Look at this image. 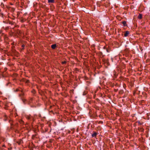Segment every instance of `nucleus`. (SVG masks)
<instances>
[{"label": "nucleus", "instance_id": "obj_13", "mask_svg": "<svg viewBox=\"0 0 150 150\" xmlns=\"http://www.w3.org/2000/svg\"><path fill=\"white\" fill-rule=\"evenodd\" d=\"M142 18V15L141 14H139L138 16V18L139 19H141Z\"/></svg>", "mask_w": 150, "mask_h": 150}, {"label": "nucleus", "instance_id": "obj_15", "mask_svg": "<svg viewBox=\"0 0 150 150\" xmlns=\"http://www.w3.org/2000/svg\"><path fill=\"white\" fill-rule=\"evenodd\" d=\"M7 118H8L7 116L6 115H4V120L5 121H6L7 120Z\"/></svg>", "mask_w": 150, "mask_h": 150}, {"label": "nucleus", "instance_id": "obj_33", "mask_svg": "<svg viewBox=\"0 0 150 150\" xmlns=\"http://www.w3.org/2000/svg\"><path fill=\"white\" fill-rule=\"evenodd\" d=\"M4 0V1H7V0Z\"/></svg>", "mask_w": 150, "mask_h": 150}, {"label": "nucleus", "instance_id": "obj_32", "mask_svg": "<svg viewBox=\"0 0 150 150\" xmlns=\"http://www.w3.org/2000/svg\"><path fill=\"white\" fill-rule=\"evenodd\" d=\"M16 51V50H13V52H14L15 51Z\"/></svg>", "mask_w": 150, "mask_h": 150}, {"label": "nucleus", "instance_id": "obj_16", "mask_svg": "<svg viewBox=\"0 0 150 150\" xmlns=\"http://www.w3.org/2000/svg\"><path fill=\"white\" fill-rule=\"evenodd\" d=\"M31 93L33 94H35L36 93V91L34 89H33L31 91Z\"/></svg>", "mask_w": 150, "mask_h": 150}, {"label": "nucleus", "instance_id": "obj_25", "mask_svg": "<svg viewBox=\"0 0 150 150\" xmlns=\"http://www.w3.org/2000/svg\"><path fill=\"white\" fill-rule=\"evenodd\" d=\"M1 6L2 7H4V4L3 3H2L1 4Z\"/></svg>", "mask_w": 150, "mask_h": 150}, {"label": "nucleus", "instance_id": "obj_6", "mask_svg": "<svg viewBox=\"0 0 150 150\" xmlns=\"http://www.w3.org/2000/svg\"><path fill=\"white\" fill-rule=\"evenodd\" d=\"M24 95V93H23V91L22 92H21V93L19 95V97L21 98H23Z\"/></svg>", "mask_w": 150, "mask_h": 150}, {"label": "nucleus", "instance_id": "obj_7", "mask_svg": "<svg viewBox=\"0 0 150 150\" xmlns=\"http://www.w3.org/2000/svg\"><path fill=\"white\" fill-rule=\"evenodd\" d=\"M129 34V32L128 31H125V33L124 35L125 37H127L128 36Z\"/></svg>", "mask_w": 150, "mask_h": 150}, {"label": "nucleus", "instance_id": "obj_21", "mask_svg": "<svg viewBox=\"0 0 150 150\" xmlns=\"http://www.w3.org/2000/svg\"><path fill=\"white\" fill-rule=\"evenodd\" d=\"M19 122L20 123L22 124L23 123V121L22 120H21L19 121Z\"/></svg>", "mask_w": 150, "mask_h": 150}, {"label": "nucleus", "instance_id": "obj_5", "mask_svg": "<svg viewBox=\"0 0 150 150\" xmlns=\"http://www.w3.org/2000/svg\"><path fill=\"white\" fill-rule=\"evenodd\" d=\"M97 134H98L96 132H94L93 134H92V137H96Z\"/></svg>", "mask_w": 150, "mask_h": 150}, {"label": "nucleus", "instance_id": "obj_30", "mask_svg": "<svg viewBox=\"0 0 150 150\" xmlns=\"http://www.w3.org/2000/svg\"><path fill=\"white\" fill-rule=\"evenodd\" d=\"M106 51L107 52H110L109 50L108 49H106Z\"/></svg>", "mask_w": 150, "mask_h": 150}, {"label": "nucleus", "instance_id": "obj_22", "mask_svg": "<svg viewBox=\"0 0 150 150\" xmlns=\"http://www.w3.org/2000/svg\"><path fill=\"white\" fill-rule=\"evenodd\" d=\"M66 63H67V62L66 61H64L62 62V64H64Z\"/></svg>", "mask_w": 150, "mask_h": 150}, {"label": "nucleus", "instance_id": "obj_10", "mask_svg": "<svg viewBox=\"0 0 150 150\" xmlns=\"http://www.w3.org/2000/svg\"><path fill=\"white\" fill-rule=\"evenodd\" d=\"M48 3H53L55 2L54 0H48Z\"/></svg>", "mask_w": 150, "mask_h": 150}, {"label": "nucleus", "instance_id": "obj_9", "mask_svg": "<svg viewBox=\"0 0 150 150\" xmlns=\"http://www.w3.org/2000/svg\"><path fill=\"white\" fill-rule=\"evenodd\" d=\"M56 47L57 45L56 44L52 45L51 46L52 48V49H55V48Z\"/></svg>", "mask_w": 150, "mask_h": 150}, {"label": "nucleus", "instance_id": "obj_12", "mask_svg": "<svg viewBox=\"0 0 150 150\" xmlns=\"http://www.w3.org/2000/svg\"><path fill=\"white\" fill-rule=\"evenodd\" d=\"M122 23L123 26H126L127 25L126 24V21H123L122 22Z\"/></svg>", "mask_w": 150, "mask_h": 150}, {"label": "nucleus", "instance_id": "obj_26", "mask_svg": "<svg viewBox=\"0 0 150 150\" xmlns=\"http://www.w3.org/2000/svg\"><path fill=\"white\" fill-rule=\"evenodd\" d=\"M86 92H84L83 93V95H85L86 94Z\"/></svg>", "mask_w": 150, "mask_h": 150}, {"label": "nucleus", "instance_id": "obj_34", "mask_svg": "<svg viewBox=\"0 0 150 150\" xmlns=\"http://www.w3.org/2000/svg\"><path fill=\"white\" fill-rule=\"evenodd\" d=\"M14 10V9H13V10Z\"/></svg>", "mask_w": 150, "mask_h": 150}, {"label": "nucleus", "instance_id": "obj_29", "mask_svg": "<svg viewBox=\"0 0 150 150\" xmlns=\"http://www.w3.org/2000/svg\"><path fill=\"white\" fill-rule=\"evenodd\" d=\"M11 129H12V128H13V127H12V125H13V124H11Z\"/></svg>", "mask_w": 150, "mask_h": 150}, {"label": "nucleus", "instance_id": "obj_14", "mask_svg": "<svg viewBox=\"0 0 150 150\" xmlns=\"http://www.w3.org/2000/svg\"><path fill=\"white\" fill-rule=\"evenodd\" d=\"M23 81L25 82V83H28L30 82L29 80L26 79H24Z\"/></svg>", "mask_w": 150, "mask_h": 150}, {"label": "nucleus", "instance_id": "obj_27", "mask_svg": "<svg viewBox=\"0 0 150 150\" xmlns=\"http://www.w3.org/2000/svg\"><path fill=\"white\" fill-rule=\"evenodd\" d=\"M138 123L140 125H141L142 124V123H141L139 121H138Z\"/></svg>", "mask_w": 150, "mask_h": 150}, {"label": "nucleus", "instance_id": "obj_11", "mask_svg": "<svg viewBox=\"0 0 150 150\" xmlns=\"http://www.w3.org/2000/svg\"><path fill=\"white\" fill-rule=\"evenodd\" d=\"M35 138H37V134H35L32 135V139H34Z\"/></svg>", "mask_w": 150, "mask_h": 150}, {"label": "nucleus", "instance_id": "obj_17", "mask_svg": "<svg viewBox=\"0 0 150 150\" xmlns=\"http://www.w3.org/2000/svg\"><path fill=\"white\" fill-rule=\"evenodd\" d=\"M4 108L6 110H7V109H8V106L7 105H5Z\"/></svg>", "mask_w": 150, "mask_h": 150}, {"label": "nucleus", "instance_id": "obj_18", "mask_svg": "<svg viewBox=\"0 0 150 150\" xmlns=\"http://www.w3.org/2000/svg\"><path fill=\"white\" fill-rule=\"evenodd\" d=\"M25 46V45L24 44L22 45V48L21 49V51H22L24 49Z\"/></svg>", "mask_w": 150, "mask_h": 150}, {"label": "nucleus", "instance_id": "obj_1", "mask_svg": "<svg viewBox=\"0 0 150 150\" xmlns=\"http://www.w3.org/2000/svg\"><path fill=\"white\" fill-rule=\"evenodd\" d=\"M26 118L32 124L34 121V118L33 116H31L30 115H26L25 116Z\"/></svg>", "mask_w": 150, "mask_h": 150}, {"label": "nucleus", "instance_id": "obj_23", "mask_svg": "<svg viewBox=\"0 0 150 150\" xmlns=\"http://www.w3.org/2000/svg\"><path fill=\"white\" fill-rule=\"evenodd\" d=\"M123 90H120L119 92V93L122 94L123 93Z\"/></svg>", "mask_w": 150, "mask_h": 150}, {"label": "nucleus", "instance_id": "obj_3", "mask_svg": "<svg viewBox=\"0 0 150 150\" xmlns=\"http://www.w3.org/2000/svg\"><path fill=\"white\" fill-rule=\"evenodd\" d=\"M16 33L18 34L19 35H21L22 33V32L19 29L15 31Z\"/></svg>", "mask_w": 150, "mask_h": 150}, {"label": "nucleus", "instance_id": "obj_24", "mask_svg": "<svg viewBox=\"0 0 150 150\" xmlns=\"http://www.w3.org/2000/svg\"><path fill=\"white\" fill-rule=\"evenodd\" d=\"M98 123L99 124H103V122L100 121H99Z\"/></svg>", "mask_w": 150, "mask_h": 150}, {"label": "nucleus", "instance_id": "obj_28", "mask_svg": "<svg viewBox=\"0 0 150 150\" xmlns=\"http://www.w3.org/2000/svg\"><path fill=\"white\" fill-rule=\"evenodd\" d=\"M103 48L104 49H106H106H107V48H106V46H104V47H103Z\"/></svg>", "mask_w": 150, "mask_h": 150}, {"label": "nucleus", "instance_id": "obj_2", "mask_svg": "<svg viewBox=\"0 0 150 150\" xmlns=\"http://www.w3.org/2000/svg\"><path fill=\"white\" fill-rule=\"evenodd\" d=\"M16 143L18 144V145H20L23 143V141L21 139H19L17 140L16 141Z\"/></svg>", "mask_w": 150, "mask_h": 150}, {"label": "nucleus", "instance_id": "obj_8", "mask_svg": "<svg viewBox=\"0 0 150 150\" xmlns=\"http://www.w3.org/2000/svg\"><path fill=\"white\" fill-rule=\"evenodd\" d=\"M138 130L140 132H143L144 131V129L142 127H139L138 128Z\"/></svg>", "mask_w": 150, "mask_h": 150}, {"label": "nucleus", "instance_id": "obj_19", "mask_svg": "<svg viewBox=\"0 0 150 150\" xmlns=\"http://www.w3.org/2000/svg\"><path fill=\"white\" fill-rule=\"evenodd\" d=\"M21 99H22L23 102L24 103H25V102L26 101V100L25 99H24L23 98H21Z\"/></svg>", "mask_w": 150, "mask_h": 150}, {"label": "nucleus", "instance_id": "obj_20", "mask_svg": "<svg viewBox=\"0 0 150 150\" xmlns=\"http://www.w3.org/2000/svg\"><path fill=\"white\" fill-rule=\"evenodd\" d=\"M29 100H30V102H32L33 101V98H30Z\"/></svg>", "mask_w": 150, "mask_h": 150}, {"label": "nucleus", "instance_id": "obj_31", "mask_svg": "<svg viewBox=\"0 0 150 150\" xmlns=\"http://www.w3.org/2000/svg\"><path fill=\"white\" fill-rule=\"evenodd\" d=\"M2 102L1 101H0V105H1L2 103Z\"/></svg>", "mask_w": 150, "mask_h": 150}, {"label": "nucleus", "instance_id": "obj_4", "mask_svg": "<svg viewBox=\"0 0 150 150\" xmlns=\"http://www.w3.org/2000/svg\"><path fill=\"white\" fill-rule=\"evenodd\" d=\"M15 91H16V92L20 91L21 92H23V90L21 88H17L16 89V90Z\"/></svg>", "mask_w": 150, "mask_h": 150}]
</instances>
